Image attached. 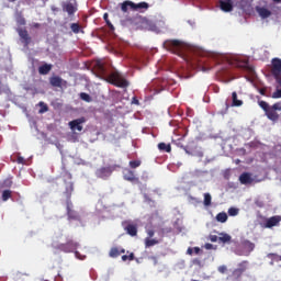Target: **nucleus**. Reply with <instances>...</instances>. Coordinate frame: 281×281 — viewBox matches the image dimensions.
<instances>
[{"label":"nucleus","mask_w":281,"mask_h":281,"mask_svg":"<svg viewBox=\"0 0 281 281\" xmlns=\"http://www.w3.org/2000/svg\"><path fill=\"white\" fill-rule=\"evenodd\" d=\"M109 80L111 85H114V87H119L120 89H126V87H128V80H126L120 71H113L109 76Z\"/></svg>","instance_id":"obj_2"},{"label":"nucleus","mask_w":281,"mask_h":281,"mask_svg":"<svg viewBox=\"0 0 281 281\" xmlns=\"http://www.w3.org/2000/svg\"><path fill=\"white\" fill-rule=\"evenodd\" d=\"M16 161L18 164L25 165V158H23L22 156H19Z\"/></svg>","instance_id":"obj_43"},{"label":"nucleus","mask_w":281,"mask_h":281,"mask_svg":"<svg viewBox=\"0 0 281 281\" xmlns=\"http://www.w3.org/2000/svg\"><path fill=\"white\" fill-rule=\"evenodd\" d=\"M110 258H117L120 257V248L112 247L109 252Z\"/></svg>","instance_id":"obj_30"},{"label":"nucleus","mask_w":281,"mask_h":281,"mask_svg":"<svg viewBox=\"0 0 281 281\" xmlns=\"http://www.w3.org/2000/svg\"><path fill=\"white\" fill-rule=\"evenodd\" d=\"M220 243H232V236L227 233H221L218 237Z\"/></svg>","instance_id":"obj_27"},{"label":"nucleus","mask_w":281,"mask_h":281,"mask_svg":"<svg viewBox=\"0 0 281 281\" xmlns=\"http://www.w3.org/2000/svg\"><path fill=\"white\" fill-rule=\"evenodd\" d=\"M204 205L209 207L212 205V195L210 193H204Z\"/></svg>","instance_id":"obj_34"},{"label":"nucleus","mask_w":281,"mask_h":281,"mask_svg":"<svg viewBox=\"0 0 281 281\" xmlns=\"http://www.w3.org/2000/svg\"><path fill=\"white\" fill-rule=\"evenodd\" d=\"M11 2H14V1H16V0H10Z\"/></svg>","instance_id":"obj_60"},{"label":"nucleus","mask_w":281,"mask_h":281,"mask_svg":"<svg viewBox=\"0 0 281 281\" xmlns=\"http://www.w3.org/2000/svg\"><path fill=\"white\" fill-rule=\"evenodd\" d=\"M271 75L281 76V59L278 57L271 60Z\"/></svg>","instance_id":"obj_12"},{"label":"nucleus","mask_w":281,"mask_h":281,"mask_svg":"<svg viewBox=\"0 0 281 281\" xmlns=\"http://www.w3.org/2000/svg\"><path fill=\"white\" fill-rule=\"evenodd\" d=\"M249 269V261L244 260L238 263V267L233 270L229 278L232 281H243V273Z\"/></svg>","instance_id":"obj_3"},{"label":"nucleus","mask_w":281,"mask_h":281,"mask_svg":"<svg viewBox=\"0 0 281 281\" xmlns=\"http://www.w3.org/2000/svg\"><path fill=\"white\" fill-rule=\"evenodd\" d=\"M232 106H243V100H238V93L233 92L232 93Z\"/></svg>","instance_id":"obj_26"},{"label":"nucleus","mask_w":281,"mask_h":281,"mask_svg":"<svg viewBox=\"0 0 281 281\" xmlns=\"http://www.w3.org/2000/svg\"><path fill=\"white\" fill-rule=\"evenodd\" d=\"M116 168H117V165H110L108 167H100L95 171V177L98 179H103L104 181H106V179H109V177H111L113 175V172H115Z\"/></svg>","instance_id":"obj_5"},{"label":"nucleus","mask_w":281,"mask_h":281,"mask_svg":"<svg viewBox=\"0 0 281 281\" xmlns=\"http://www.w3.org/2000/svg\"><path fill=\"white\" fill-rule=\"evenodd\" d=\"M193 251H194V254H201V248L194 247V248H193Z\"/></svg>","instance_id":"obj_47"},{"label":"nucleus","mask_w":281,"mask_h":281,"mask_svg":"<svg viewBox=\"0 0 281 281\" xmlns=\"http://www.w3.org/2000/svg\"><path fill=\"white\" fill-rule=\"evenodd\" d=\"M64 177H66L67 179L71 180L72 176L69 171H65Z\"/></svg>","instance_id":"obj_44"},{"label":"nucleus","mask_w":281,"mask_h":281,"mask_svg":"<svg viewBox=\"0 0 281 281\" xmlns=\"http://www.w3.org/2000/svg\"><path fill=\"white\" fill-rule=\"evenodd\" d=\"M95 67H97V71H99V74H106V68L104 67V64L98 61Z\"/></svg>","instance_id":"obj_33"},{"label":"nucleus","mask_w":281,"mask_h":281,"mask_svg":"<svg viewBox=\"0 0 281 281\" xmlns=\"http://www.w3.org/2000/svg\"><path fill=\"white\" fill-rule=\"evenodd\" d=\"M158 244L159 241L157 239H150L148 237L145 239V247H155Z\"/></svg>","instance_id":"obj_31"},{"label":"nucleus","mask_w":281,"mask_h":281,"mask_svg":"<svg viewBox=\"0 0 281 281\" xmlns=\"http://www.w3.org/2000/svg\"><path fill=\"white\" fill-rule=\"evenodd\" d=\"M139 166H142V160H131L130 161V168H139Z\"/></svg>","instance_id":"obj_38"},{"label":"nucleus","mask_w":281,"mask_h":281,"mask_svg":"<svg viewBox=\"0 0 281 281\" xmlns=\"http://www.w3.org/2000/svg\"><path fill=\"white\" fill-rule=\"evenodd\" d=\"M85 122H87V119L85 117H80L77 120H72L68 123V126L70 127L71 131L76 132L78 131L79 133H81L82 131V124H85Z\"/></svg>","instance_id":"obj_10"},{"label":"nucleus","mask_w":281,"mask_h":281,"mask_svg":"<svg viewBox=\"0 0 281 281\" xmlns=\"http://www.w3.org/2000/svg\"><path fill=\"white\" fill-rule=\"evenodd\" d=\"M122 227L124 229V232H126V234H128V236H137V224H133L128 221H125L122 223Z\"/></svg>","instance_id":"obj_9"},{"label":"nucleus","mask_w":281,"mask_h":281,"mask_svg":"<svg viewBox=\"0 0 281 281\" xmlns=\"http://www.w3.org/2000/svg\"><path fill=\"white\" fill-rule=\"evenodd\" d=\"M257 12L261 19H269V16H271V12L267 8H259L257 9Z\"/></svg>","instance_id":"obj_23"},{"label":"nucleus","mask_w":281,"mask_h":281,"mask_svg":"<svg viewBox=\"0 0 281 281\" xmlns=\"http://www.w3.org/2000/svg\"><path fill=\"white\" fill-rule=\"evenodd\" d=\"M273 78L277 82V90L272 93V98L278 100L281 98V75L273 76Z\"/></svg>","instance_id":"obj_16"},{"label":"nucleus","mask_w":281,"mask_h":281,"mask_svg":"<svg viewBox=\"0 0 281 281\" xmlns=\"http://www.w3.org/2000/svg\"><path fill=\"white\" fill-rule=\"evenodd\" d=\"M105 23H106V25H109V27H113V24L111 23V21L105 20Z\"/></svg>","instance_id":"obj_50"},{"label":"nucleus","mask_w":281,"mask_h":281,"mask_svg":"<svg viewBox=\"0 0 281 281\" xmlns=\"http://www.w3.org/2000/svg\"><path fill=\"white\" fill-rule=\"evenodd\" d=\"M3 93H10V88L0 81V95H3Z\"/></svg>","instance_id":"obj_36"},{"label":"nucleus","mask_w":281,"mask_h":281,"mask_svg":"<svg viewBox=\"0 0 281 281\" xmlns=\"http://www.w3.org/2000/svg\"><path fill=\"white\" fill-rule=\"evenodd\" d=\"M9 199H12V191L4 190L2 192V201H8Z\"/></svg>","instance_id":"obj_35"},{"label":"nucleus","mask_w":281,"mask_h":281,"mask_svg":"<svg viewBox=\"0 0 281 281\" xmlns=\"http://www.w3.org/2000/svg\"><path fill=\"white\" fill-rule=\"evenodd\" d=\"M70 30H71V32H74V34H80V32H85V31H82V26H80V24H78V23H71Z\"/></svg>","instance_id":"obj_28"},{"label":"nucleus","mask_w":281,"mask_h":281,"mask_svg":"<svg viewBox=\"0 0 281 281\" xmlns=\"http://www.w3.org/2000/svg\"><path fill=\"white\" fill-rule=\"evenodd\" d=\"M238 212H240V210H238L236 207H229L228 209V216H238Z\"/></svg>","instance_id":"obj_39"},{"label":"nucleus","mask_w":281,"mask_h":281,"mask_svg":"<svg viewBox=\"0 0 281 281\" xmlns=\"http://www.w3.org/2000/svg\"><path fill=\"white\" fill-rule=\"evenodd\" d=\"M61 8L63 12H67L69 16H72V14H76V12H78V7L71 1L61 2Z\"/></svg>","instance_id":"obj_8"},{"label":"nucleus","mask_w":281,"mask_h":281,"mask_svg":"<svg viewBox=\"0 0 281 281\" xmlns=\"http://www.w3.org/2000/svg\"><path fill=\"white\" fill-rule=\"evenodd\" d=\"M258 105L260 109H262L266 117H268L270 122H273L274 124L280 122V115L278 114V111H281V101L270 105L267 101L259 100Z\"/></svg>","instance_id":"obj_1"},{"label":"nucleus","mask_w":281,"mask_h":281,"mask_svg":"<svg viewBox=\"0 0 281 281\" xmlns=\"http://www.w3.org/2000/svg\"><path fill=\"white\" fill-rule=\"evenodd\" d=\"M80 98L83 100V102H91V95H89L87 92H81Z\"/></svg>","instance_id":"obj_40"},{"label":"nucleus","mask_w":281,"mask_h":281,"mask_svg":"<svg viewBox=\"0 0 281 281\" xmlns=\"http://www.w3.org/2000/svg\"><path fill=\"white\" fill-rule=\"evenodd\" d=\"M72 193H74V182L66 183L65 195L67 196L68 201H70Z\"/></svg>","instance_id":"obj_22"},{"label":"nucleus","mask_w":281,"mask_h":281,"mask_svg":"<svg viewBox=\"0 0 281 281\" xmlns=\"http://www.w3.org/2000/svg\"><path fill=\"white\" fill-rule=\"evenodd\" d=\"M235 67L238 69H244V70H249V61L247 60H236L235 61Z\"/></svg>","instance_id":"obj_21"},{"label":"nucleus","mask_w":281,"mask_h":281,"mask_svg":"<svg viewBox=\"0 0 281 281\" xmlns=\"http://www.w3.org/2000/svg\"><path fill=\"white\" fill-rule=\"evenodd\" d=\"M132 104H137V105H139V100H137V97H134V98H133Z\"/></svg>","instance_id":"obj_46"},{"label":"nucleus","mask_w":281,"mask_h":281,"mask_svg":"<svg viewBox=\"0 0 281 281\" xmlns=\"http://www.w3.org/2000/svg\"><path fill=\"white\" fill-rule=\"evenodd\" d=\"M19 36L22 38V42L27 47L30 43H32V37H30V33H27V30L21 29L19 30Z\"/></svg>","instance_id":"obj_17"},{"label":"nucleus","mask_w":281,"mask_h":281,"mask_svg":"<svg viewBox=\"0 0 281 281\" xmlns=\"http://www.w3.org/2000/svg\"><path fill=\"white\" fill-rule=\"evenodd\" d=\"M280 222H281V216L274 215L266 220L263 227H266V229H271V227H278L280 225Z\"/></svg>","instance_id":"obj_11"},{"label":"nucleus","mask_w":281,"mask_h":281,"mask_svg":"<svg viewBox=\"0 0 281 281\" xmlns=\"http://www.w3.org/2000/svg\"><path fill=\"white\" fill-rule=\"evenodd\" d=\"M20 25H25V19H22V20L20 21Z\"/></svg>","instance_id":"obj_53"},{"label":"nucleus","mask_w":281,"mask_h":281,"mask_svg":"<svg viewBox=\"0 0 281 281\" xmlns=\"http://www.w3.org/2000/svg\"><path fill=\"white\" fill-rule=\"evenodd\" d=\"M103 19L104 21H109V13H104Z\"/></svg>","instance_id":"obj_51"},{"label":"nucleus","mask_w":281,"mask_h":281,"mask_svg":"<svg viewBox=\"0 0 281 281\" xmlns=\"http://www.w3.org/2000/svg\"><path fill=\"white\" fill-rule=\"evenodd\" d=\"M273 1H276L277 3H280L281 0H273Z\"/></svg>","instance_id":"obj_57"},{"label":"nucleus","mask_w":281,"mask_h":281,"mask_svg":"<svg viewBox=\"0 0 281 281\" xmlns=\"http://www.w3.org/2000/svg\"><path fill=\"white\" fill-rule=\"evenodd\" d=\"M148 236H149V238H153V237L155 236V232L149 231V232H148Z\"/></svg>","instance_id":"obj_48"},{"label":"nucleus","mask_w":281,"mask_h":281,"mask_svg":"<svg viewBox=\"0 0 281 281\" xmlns=\"http://www.w3.org/2000/svg\"><path fill=\"white\" fill-rule=\"evenodd\" d=\"M33 26L34 27H41V24L40 23H35Z\"/></svg>","instance_id":"obj_55"},{"label":"nucleus","mask_w":281,"mask_h":281,"mask_svg":"<svg viewBox=\"0 0 281 281\" xmlns=\"http://www.w3.org/2000/svg\"><path fill=\"white\" fill-rule=\"evenodd\" d=\"M123 179L125 180V181H130L131 183H133V182H137V181H139V178H137L136 176H135V171H133V170H131V169H124V171H123Z\"/></svg>","instance_id":"obj_14"},{"label":"nucleus","mask_w":281,"mask_h":281,"mask_svg":"<svg viewBox=\"0 0 281 281\" xmlns=\"http://www.w3.org/2000/svg\"><path fill=\"white\" fill-rule=\"evenodd\" d=\"M239 181L243 186H249V183H254V178L251 177V173L243 172L239 176Z\"/></svg>","instance_id":"obj_18"},{"label":"nucleus","mask_w":281,"mask_h":281,"mask_svg":"<svg viewBox=\"0 0 281 281\" xmlns=\"http://www.w3.org/2000/svg\"><path fill=\"white\" fill-rule=\"evenodd\" d=\"M226 109H229V104L226 103Z\"/></svg>","instance_id":"obj_58"},{"label":"nucleus","mask_w":281,"mask_h":281,"mask_svg":"<svg viewBox=\"0 0 281 281\" xmlns=\"http://www.w3.org/2000/svg\"><path fill=\"white\" fill-rule=\"evenodd\" d=\"M210 240H211V243H218V236H216V235H211V236H210Z\"/></svg>","instance_id":"obj_41"},{"label":"nucleus","mask_w":281,"mask_h":281,"mask_svg":"<svg viewBox=\"0 0 281 281\" xmlns=\"http://www.w3.org/2000/svg\"><path fill=\"white\" fill-rule=\"evenodd\" d=\"M49 85L50 87H64L65 85H67V81L64 80L63 78H60L59 76H53L49 78Z\"/></svg>","instance_id":"obj_15"},{"label":"nucleus","mask_w":281,"mask_h":281,"mask_svg":"<svg viewBox=\"0 0 281 281\" xmlns=\"http://www.w3.org/2000/svg\"><path fill=\"white\" fill-rule=\"evenodd\" d=\"M187 254H189V256H192V248H188Z\"/></svg>","instance_id":"obj_52"},{"label":"nucleus","mask_w":281,"mask_h":281,"mask_svg":"<svg viewBox=\"0 0 281 281\" xmlns=\"http://www.w3.org/2000/svg\"><path fill=\"white\" fill-rule=\"evenodd\" d=\"M119 251H120V256H121V254H126V249H124V248H119Z\"/></svg>","instance_id":"obj_49"},{"label":"nucleus","mask_w":281,"mask_h":281,"mask_svg":"<svg viewBox=\"0 0 281 281\" xmlns=\"http://www.w3.org/2000/svg\"><path fill=\"white\" fill-rule=\"evenodd\" d=\"M164 49L167 52H171L172 54H177L179 49H181V41L178 40H166L162 44Z\"/></svg>","instance_id":"obj_7"},{"label":"nucleus","mask_w":281,"mask_h":281,"mask_svg":"<svg viewBox=\"0 0 281 281\" xmlns=\"http://www.w3.org/2000/svg\"><path fill=\"white\" fill-rule=\"evenodd\" d=\"M259 93H260V95H267V89L266 88H261L259 90Z\"/></svg>","instance_id":"obj_45"},{"label":"nucleus","mask_w":281,"mask_h":281,"mask_svg":"<svg viewBox=\"0 0 281 281\" xmlns=\"http://www.w3.org/2000/svg\"><path fill=\"white\" fill-rule=\"evenodd\" d=\"M38 106H41L38 113H47L49 111V106L45 102H40Z\"/></svg>","instance_id":"obj_32"},{"label":"nucleus","mask_w":281,"mask_h":281,"mask_svg":"<svg viewBox=\"0 0 281 281\" xmlns=\"http://www.w3.org/2000/svg\"><path fill=\"white\" fill-rule=\"evenodd\" d=\"M122 260L123 262H126V260L133 261L135 260V254L131 252L130 255H123Z\"/></svg>","instance_id":"obj_37"},{"label":"nucleus","mask_w":281,"mask_h":281,"mask_svg":"<svg viewBox=\"0 0 281 281\" xmlns=\"http://www.w3.org/2000/svg\"><path fill=\"white\" fill-rule=\"evenodd\" d=\"M151 260H154V265H157V257H151Z\"/></svg>","instance_id":"obj_54"},{"label":"nucleus","mask_w":281,"mask_h":281,"mask_svg":"<svg viewBox=\"0 0 281 281\" xmlns=\"http://www.w3.org/2000/svg\"><path fill=\"white\" fill-rule=\"evenodd\" d=\"M186 153H187L188 155H190V151H189V150H186Z\"/></svg>","instance_id":"obj_59"},{"label":"nucleus","mask_w":281,"mask_h":281,"mask_svg":"<svg viewBox=\"0 0 281 281\" xmlns=\"http://www.w3.org/2000/svg\"><path fill=\"white\" fill-rule=\"evenodd\" d=\"M268 258H270L271 260H276V258H278V254L270 252L268 254Z\"/></svg>","instance_id":"obj_42"},{"label":"nucleus","mask_w":281,"mask_h":281,"mask_svg":"<svg viewBox=\"0 0 281 281\" xmlns=\"http://www.w3.org/2000/svg\"><path fill=\"white\" fill-rule=\"evenodd\" d=\"M158 149L161 150V153H172V146L166 143H159Z\"/></svg>","instance_id":"obj_25"},{"label":"nucleus","mask_w":281,"mask_h":281,"mask_svg":"<svg viewBox=\"0 0 281 281\" xmlns=\"http://www.w3.org/2000/svg\"><path fill=\"white\" fill-rule=\"evenodd\" d=\"M198 157H203V151L198 153Z\"/></svg>","instance_id":"obj_56"},{"label":"nucleus","mask_w":281,"mask_h":281,"mask_svg":"<svg viewBox=\"0 0 281 281\" xmlns=\"http://www.w3.org/2000/svg\"><path fill=\"white\" fill-rule=\"evenodd\" d=\"M78 247H80V244H78L77 241H74V239H67V243L59 244L57 246V249H59V251H64V254H71L75 251V256H78L79 252L76 251Z\"/></svg>","instance_id":"obj_4"},{"label":"nucleus","mask_w":281,"mask_h":281,"mask_svg":"<svg viewBox=\"0 0 281 281\" xmlns=\"http://www.w3.org/2000/svg\"><path fill=\"white\" fill-rule=\"evenodd\" d=\"M53 67L54 66L52 64H44V65L38 67V74L41 76H47V74H49V71H52Z\"/></svg>","instance_id":"obj_20"},{"label":"nucleus","mask_w":281,"mask_h":281,"mask_svg":"<svg viewBox=\"0 0 281 281\" xmlns=\"http://www.w3.org/2000/svg\"><path fill=\"white\" fill-rule=\"evenodd\" d=\"M128 8L131 10H148V3L147 2H140V3L136 4L131 0H125L123 3H121L122 12H128Z\"/></svg>","instance_id":"obj_6"},{"label":"nucleus","mask_w":281,"mask_h":281,"mask_svg":"<svg viewBox=\"0 0 281 281\" xmlns=\"http://www.w3.org/2000/svg\"><path fill=\"white\" fill-rule=\"evenodd\" d=\"M241 245H243L244 249H246L247 251H254V249H256V244L251 243L248 239H245L241 243Z\"/></svg>","instance_id":"obj_24"},{"label":"nucleus","mask_w":281,"mask_h":281,"mask_svg":"<svg viewBox=\"0 0 281 281\" xmlns=\"http://www.w3.org/2000/svg\"><path fill=\"white\" fill-rule=\"evenodd\" d=\"M280 260H281V256H280Z\"/></svg>","instance_id":"obj_61"},{"label":"nucleus","mask_w":281,"mask_h":281,"mask_svg":"<svg viewBox=\"0 0 281 281\" xmlns=\"http://www.w3.org/2000/svg\"><path fill=\"white\" fill-rule=\"evenodd\" d=\"M216 221L218 223H227V213L222 212L216 215Z\"/></svg>","instance_id":"obj_29"},{"label":"nucleus","mask_w":281,"mask_h":281,"mask_svg":"<svg viewBox=\"0 0 281 281\" xmlns=\"http://www.w3.org/2000/svg\"><path fill=\"white\" fill-rule=\"evenodd\" d=\"M220 7L223 12H232V10H234V4L232 3V0H221Z\"/></svg>","instance_id":"obj_19"},{"label":"nucleus","mask_w":281,"mask_h":281,"mask_svg":"<svg viewBox=\"0 0 281 281\" xmlns=\"http://www.w3.org/2000/svg\"><path fill=\"white\" fill-rule=\"evenodd\" d=\"M66 210L68 218H71L72 221H78V213L74 211V204L71 203V200H67Z\"/></svg>","instance_id":"obj_13"}]
</instances>
